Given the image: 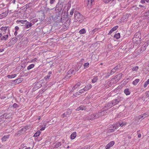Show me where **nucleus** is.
Wrapping results in <instances>:
<instances>
[{
  "mask_svg": "<svg viewBox=\"0 0 149 149\" xmlns=\"http://www.w3.org/2000/svg\"><path fill=\"white\" fill-rule=\"evenodd\" d=\"M28 23V24H26V28H29L32 26V24L31 23Z\"/></svg>",
  "mask_w": 149,
  "mask_h": 149,
  "instance_id": "nucleus-49",
  "label": "nucleus"
},
{
  "mask_svg": "<svg viewBox=\"0 0 149 149\" xmlns=\"http://www.w3.org/2000/svg\"><path fill=\"white\" fill-rule=\"evenodd\" d=\"M28 127L29 126H26L22 128L21 130L18 131L17 135H20L22 134L25 132L26 131L29 129Z\"/></svg>",
  "mask_w": 149,
  "mask_h": 149,
  "instance_id": "nucleus-6",
  "label": "nucleus"
},
{
  "mask_svg": "<svg viewBox=\"0 0 149 149\" xmlns=\"http://www.w3.org/2000/svg\"><path fill=\"white\" fill-rule=\"evenodd\" d=\"M80 95V94L79 93V91H78L74 93L72 97H76Z\"/></svg>",
  "mask_w": 149,
  "mask_h": 149,
  "instance_id": "nucleus-44",
  "label": "nucleus"
},
{
  "mask_svg": "<svg viewBox=\"0 0 149 149\" xmlns=\"http://www.w3.org/2000/svg\"><path fill=\"white\" fill-rule=\"evenodd\" d=\"M148 46L147 43H144L140 48V52H142L146 49V47Z\"/></svg>",
  "mask_w": 149,
  "mask_h": 149,
  "instance_id": "nucleus-14",
  "label": "nucleus"
},
{
  "mask_svg": "<svg viewBox=\"0 0 149 149\" xmlns=\"http://www.w3.org/2000/svg\"><path fill=\"white\" fill-rule=\"evenodd\" d=\"M111 102H109L105 105L104 108H108L107 109H105L103 111H104L105 112V111L107 110L108 108H110L113 106V105L112 104Z\"/></svg>",
  "mask_w": 149,
  "mask_h": 149,
  "instance_id": "nucleus-9",
  "label": "nucleus"
},
{
  "mask_svg": "<svg viewBox=\"0 0 149 149\" xmlns=\"http://www.w3.org/2000/svg\"><path fill=\"white\" fill-rule=\"evenodd\" d=\"M41 82L40 81L38 82V88H40L42 86V85L41 84Z\"/></svg>",
  "mask_w": 149,
  "mask_h": 149,
  "instance_id": "nucleus-54",
  "label": "nucleus"
},
{
  "mask_svg": "<svg viewBox=\"0 0 149 149\" xmlns=\"http://www.w3.org/2000/svg\"><path fill=\"white\" fill-rule=\"evenodd\" d=\"M104 111H99L98 113H94L91 115L86 117V118L88 120L96 119L104 115Z\"/></svg>",
  "mask_w": 149,
  "mask_h": 149,
  "instance_id": "nucleus-1",
  "label": "nucleus"
},
{
  "mask_svg": "<svg viewBox=\"0 0 149 149\" xmlns=\"http://www.w3.org/2000/svg\"><path fill=\"white\" fill-rule=\"evenodd\" d=\"M148 115L147 113H145L142 115H140V116L141 117L142 120L145 117L148 116Z\"/></svg>",
  "mask_w": 149,
  "mask_h": 149,
  "instance_id": "nucleus-34",
  "label": "nucleus"
},
{
  "mask_svg": "<svg viewBox=\"0 0 149 149\" xmlns=\"http://www.w3.org/2000/svg\"><path fill=\"white\" fill-rule=\"evenodd\" d=\"M111 0H103V2L105 3H108Z\"/></svg>",
  "mask_w": 149,
  "mask_h": 149,
  "instance_id": "nucleus-58",
  "label": "nucleus"
},
{
  "mask_svg": "<svg viewBox=\"0 0 149 149\" xmlns=\"http://www.w3.org/2000/svg\"><path fill=\"white\" fill-rule=\"evenodd\" d=\"M66 113H64L62 115V116H63V118H64V117H65V116H66Z\"/></svg>",
  "mask_w": 149,
  "mask_h": 149,
  "instance_id": "nucleus-63",
  "label": "nucleus"
},
{
  "mask_svg": "<svg viewBox=\"0 0 149 149\" xmlns=\"http://www.w3.org/2000/svg\"><path fill=\"white\" fill-rule=\"evenodd\" d=\"M112 72H113V73H115L116 72V71H117V70L115 69L114 68H113L112 70Z\"/></svg>",
  "mask_w": 149,
  "mask_h": 149,
  "instance_id": "nucleus-62",
  "label": "nucleus"
},
{
  "mask_svg": "<svg viewBox=\"0 0 149 149\" xmlns=\"http://www.w3.org/2000/svg\"><path fill=\"white\" fill-rule=\"evenodd\" d=\"M38 19L40 21H42L45 18V14L43 11H40L38 12Z\"/></svg>",
  "mask_w": 149,
  "mask_h": 149,
  "instance_id": "nucleus-5",
  "label": "nucleus"
},
{
  "mask_svg": "<svg viewBox=\"0 0 149 149\" xmlns=\"http://www.w3.org/2000/svg\"><path fill=\"white\" fill-rule=\"evenodd\" d=\"M15 31H17L19 29V28L17 26H16L15 27Z\"/></svg>",
  "mask_w": 149,
  "mask_h": 149,
  "instance_id": "nucleus-61",
  "label": "nucleus"
},
{
  "mask_svg": "<svg viewBox=\"0 0 149 149\" xmlns=\"http://www.w3.org/2000/svg\"><path fill=\"white\" fill-rule=\"evenodd\" d=\"M30 147H26L24 146V144H22L21 145L19 149H30Z\"/></svg>",
  "mask_w": 149,
  "mask_h": 149,
  "instance_id": "nucleus-26",
  "label": "nucleus"
},
{
  "mask_svg": "<svg viewBox=\"0 0 149 149\" xmlns=\"http://www.w3.org/2000/svg\"><path fill=\"white\" fill-rule=\"evenodd\" d=\"M23 80V79L22 78H19L16 79L13 81V84H19Z\"/></svg>",
  "mask_w": 149,
  "mask_h": 149,
  "instance_id": "nucleus-16",
  "label": "nucleus"
},
{
  "mask_svg": "<svg viewBox=\"0 0 149 149\" xmlns=\"http://www.w3.org/2000/svg\"><path fill=\"white\" fill-rule=\"evenodd\" d=\"M111 102L112 104L113 105V106L116 105L118 103L116 99L112 100Z\"/></svg>",
  "mask_w": 149,
  "mask_h": 149,
  "instance_id": "nucleus-36",
  "label": "nucleus"
},
{
  "mask_svg": "<svg viewBox=\"0 0 149 149\" xmlns=\"http://www.w3.org/2000/svg\"><path fill=\"white\" fill-rule=\"evenodd\" d=\"M74 20L76 22H81L83 21V16L78 11H75L74 13Z\"/></svg>",
  "mask_w": 149,
  "mask_h": 149,
  "instance_id": "nucleus-2",
  "label": "nucleus"
},
{
  "mask_svg": "<svg viewBox=\"0 0 149 149\" xmlns=\"http://www.w3.org/2000/svg\"><path fill=\"white\" fill-rule=\"evenodd\" d=\"M26 21H27L26 20H22L19 19V20H17V21L16 22L17 23H20L22 24H24V22H26Z\"/></svg>",
  "mask_w": 149,
  "mask_h": 149,
  "instance_id": "nucleus-32",
  "label": "nucleus"
},
{
  "mask_svg": "<svg viewBox=\"0 0 149 149\" xmlns=\"http://www.w3.org/2000/svg\"><path fill=\"white\" fill-rule=\"evenodd\" d=\"M139 79H136L133 82V84L134 85H136L139 82Z\"/></svg>",
  "mask_w": 149,
  "mask_h": 149,
  "instance_id": "nucleus-31",
  "label": "nucleus"
},
{
  "mask_svg": "<svg viewBox=\"0 0 149 149\" xmlns=\"http://www.w3.org/2000/svg\"><path fill=\"white\" fill-rule=\"evenodd\" d=\"M75 9L74 8L72 9L70 12V14L71 15H73V14L74 13V11Z\"/></svg>",
  "mask_w": 149,
  "mask_h": 149,
  "instance_id": "nucleus-52",
  "label": "nucleus"
},
{
  "mask_svg": "<svg viewBox=\"0 0 149 149\" xmlns=\"http://www.w3.org/2000/svg\"><path fill=\"white\" fill-rule=\"evenodd\" d=\"M98 79V77L97 76L94 77L92 80V82L93 83H95L96 82Z\"/></svg>",
  "mask_w": 149,
  "mask_h": 149,
  "instance_id": "nucleus-38",
  "label": "nucleus"
},
{
  "mask_svg": "<svg viewBox=\"0 0 149 149\" xmlns=\"http://www.w3.org/2000/svg\"><path fill=\"white\" fill-rule=\"evenodd\" d=\"M50 76H51L50 74H48V75L46 76L45 77L44 79L47 81V79H49Z\"/></svg>",
  "mask_w": 149,
  "mask_h": 149,
  "instance_id": "nucleus-51",
  "label": "nucleus"
},
{
  "mask_svg": "<svg viewBox=\"0 0 149 149\" xmlns=\"http://www.w3.org/2000/svg\"><path fill=\"white\" fill-rule=\"evenodd\" d=\"M143 14L145 17H149V9L147 12H145Z\"/></svg>",
  "mask_w": 149,
  "mask_h": 149,
  "instance_id": "nucleus-30",
  "label": "nucleus"
},
{
  "mask_svg": "<svg viewBox=\"0 0 149 149\" xmlns=\"http://www.w3.org/2000/svg\"><path fill=\"white\" fill-rule=\"evenodd\" d=\"M8 37V34L3 36L1 38V40H6Z\"/></svg>",
  "mask_w": 149,
  "mask_h": 149,
  "instance_id": "nucleus-28",
  "label": "nucleus"
},
{
  "mask_svg": "<svg viewBox=\"0 0 149 149\" xmlns=\"http://www.w3.org/2000/svg\"><path fill=\"white\" fill-rule=\"evenodd\" d=\"M123 75L121 73H120L115 76L116 78L117 79V80H119L121 78Z\"/></svg>",
  "mask_w": 149,
  "mask_h": 149,
  "instance_id": "nucleus-24",
  "label": "nucleus"
},
{
  "mask_svg": "<svg viewBox=\"0 0 149 149\" xmlns=\"http://www.w3.org/2000/svg\"><path fill=\"white\" fill-rule=\"evenodd\" d=\"M77 71L75 67L72 68L68 71L67 74L68 75L71 74L74 75Z\"/></svg>",
  "mask_w": 149,
  "mask_h": 149,
  "instance_id": "nucleus-7",
  "label": "nucleus"
},
{
  "mask_svg": "<svg viewBox=\"0 0 149 149\" xmlns=\"http://www.w3.org/2000/svg\"><path fill=\"white\" fill-rule=\"evenodd\" d=\"M89 63L88 62L85 63L83 64L84 68L86 69L89 67Z\"/></svg>",
  "mask_w": 149,
  "mask_h": 149,
  "instance_id": "nucleus-35",
  "label": "nucleus"
},
{
  "mask_svg": "<svg viewBox=\"0 0 149 149\" xmlns=\"http://www.w3.org/2000/svg\"><path fill=\"white\" fill-rule=\"evenodd\" d=\"M146 1L145 0H141V2L142 3H145Z\"/></svg>",
  "mask_w": 149,
  "mask_h": 149,
  "instance_id": "nucleus-64",
  "label": "nucleus"
},
{
  "mask_svg": "<svg viewBox=\"0 0 149 149\" xmlns=\"http://www.w3.org/2000/svg\"><path fill=\"white\" fill-rule=\"evenodd\" d=\"M8 12H5L2 13L0 14V19H2L6 17L8 14Z\"/></svg>",
  "mask_w": 149,
  "mask_h": 149,
  "instance_id": "nucleus-12",
  "label": "nucleus"
},
{
  "mask_svg": "<svg viewBox=\"0 0 149 149\" xmlns=\"http://www.w3.org/2000/svg\"><path fill=\"white\" fill-rule=\"evenodd\" d=\"M122 124H123V122L122 121H119V122L116 123H115L114 124V125L118 128L119 127H120V126L122 127L123 126Z\"/></svg>",
  "mask_w": 149,
  "mask_h": 149,
  "instance_id": "nucleus-19",
  "label": "nucleus"
},
{
  "mask_svg": "<svg viewBox=\"0 0 149 149\" xmlns=\"http://www.w3.org/2000/svg\"><path fill=\"white\" fill-rule=\"evenodd\" d=\"M124 92L126 95H130V91L128 88H126L125 89Z\"/></svg>",
  "mask_w": 149,
  "mask_h": 149,
  "instance_id": "nucleus-21",
  "label": "nucleus"
},
{
  "mask_svg": "<svg viewBox=\"0 0 149 149\" xmlns=\"http://www.w3.org/2000/svg\"><path fill=\"white\" fill-rule=\"evenodd\" d=\"M114 142L113 141H111L108 143L106 146L105 148L106 149H109L114 144Z\"/></svg>",
  "mask_w": 149,
  "mask_h": 149,
  "instance_id": "nucleus-11",
  "label": "nucleus"
},
{
  "mask_svg": "<svg viewBox=\"0 0 149 149\" xmlns=\"http://www.w3.org/2000/svg\"><path fill=\"white\" fill-rule=\"evenodd\" d=\"M79 33L80 34H84L86 33V31L84 29H82L79 31Z\"/></svg>",
  "mask_w": 149,
  "mask_h": 149,
  "instance_id": "nucleus-33",
  "label": "nucleus"
},
{
  "mask_svg": "<svg viewBox=\"0 0 149 149\" xmlns=\"http://www.w3.org/2000/svg\"><path fill=\"white\" fill-rule=\"evenodd\" d=\"M9 136H10L9 135L4 136L2 138V139H1L2 141L3 142L6 141L7 140V139L9 138Z\"/></svg>",
  "mask_w": 149,
  "mask_h": 149,
  "instance_id": "nucleus-25",
  "label": "nucleus"
},
{
  "mask_svg": "<svg viewBox=\"0 0 149 149\" xmlns=\"http://www.w3.org/2000/svg\"><path fill=\"white\" fill-rule=\"evenodd\" d=\"M114 68L117 71H118L120 69V66L119 65H117L116 66L114 67Z\"/></svg>",
  "mask_w": 149,
  "mask_h": 149,
  "instance_id": "nucleus-46",
  "label": "nucleus"
},
{
  "mask_svg": "<svg viewBox=\"0 0 149 149\" xmlns=\"http://www.w3.org/2000/svg\"><path fill=\"white\" fill-rule=\"evenodd\" d=\"M68 10H63L62 13V15H63L65 16V17L68 18Z\"/></svg>",
  "mask_w": 149,
  "mask_h": 149,
  "instance_id": "nucleus-20",
  "label": "nucleus"
},
{
  "mask_svg": "<svg viewBox=\"0 0 149 149\" xmlns=\"http://www.w3.org/2000/svg\"><path fill=\"white\" fill-rule=\"evenodd\" d=\"M118 26H116L113 27L110 31L108 33V34L110 35L113 31L116 30L118 28Z\"/></svg>",
  "mask_w": 149,
  "mask_h": 149,
  "instance_id": "nucleus-17",
  "label": "nucleus"
},
{
  "mask_svg": "<svg viewBox=\"0 0 149 149\" xmlns=\"http://www.w3.org/2000/svg\"><path fill=\"white\" fill-rule=\"evenodd\" d=\"M110 76V75L108 73L105 76V77L106 78H107Z\"/></svg>",
  "mask_w": 149,
  "mask_h": 149,
  "instance_id": "nucleus-59",
  "label": "nucleus"
},
{
  "mask_svg": "<svg viewBox=\"0 0 149 149\" xmlns=\"http://www.w3.org/2000/svg\"><path fill=\"white\" fill-rule=\"evenodd\" d=\"M34 65L33 64H31L29 66H28L27 67V69L28 70H30L33 68L34 67Z\"/></svg>",
  "mask_w": 149,
  "mask_h": 149,
  "instance_id": "nucleus-40",
  "label": "nucleus"
},
{
  "mask_svg": "<svg viewBox=\"0 0 149 149\" xmlns=\"http://www.w3.org/2000/svg\"><path fill=\"white\" fill-rule=\"evenodd\" d=\"M118 102V103L120 102L121 101H123V98L121 97H118V98L116 99Z\"/></svg>",
  "mask_w": 149,
  "mask_h": 149,
  "instance_id": "nucleus-37",
  "label": "nucleus"
},
{
  "mask_svg": "<svg viewBox=\"0 0 149 149\" xmlns=\"http://www.w3.org/2000/svg\"><path fill=\"white\" fill-rule=\"evenodd\" d=\"M13 107H14L15 108H17V107H19V106H18V105H17V104L16 103L14 104L13 105Z\"/></svg>",
  "mask_w": 149,
  "mask_h": 149,
  "instance_id": "nucleus-55",
  "label": "nucleus"
},
{
  "mask_svg": "<svg viewBox=\"0 0 149 149\" xmlns=\"http://www.w3.org/2000/svg\"><path fill=\"white\" fill-rule=\"evenodd\" d=\"M8 115L6 113H5L0 116V122L2 120L5 121V120L4 119H5L9 121L11 119V117L10 116H8Z\"/></svg>",
  "mask_w": 149,
  "mask_h": 149,
  "instance_id": "nucleus-3",
  "label": "nucleus"
},
{
  "mask_svg": "<svg viewBox=\"0 0 149 149\" xmlns=\"http://www.w3.org/2000/svg\"><path fill=\"white\" fill-rule=\"evenodd\" d=\"M92 87V86L90 84H88V85L86 86L84 88H83L84 91H87Z\"/></svg>",
  "mask_w": 149,
  "mask_h": 149,
  "instance_id": "nucleus-22",
  "label": "nucleus"
},
{
  "mask_svg": "<svg viewBox=\"0 0 149 149\" xmlns=\"http://www.w3.org/2000/svg\"><path fill=\"white\" fill-rule=\"evenodd\" d=\"M76 132H74L71 134L70 138L71 139H73L76 137Z\"/></svg>",
  "mask_w": 149,
  "mask_h": 149,
  "instance_id": "nucleus-23",
  "label": "nucleus"
},
{
  "mask_svg": "<svg viewBox=\"0 0 149 149\" xmlns=\"http://www.w3.org/2000/svg\"><path fill=\"white\" fill-rule=\"evenodd\" d=\"M139 69V67L138 66H136L134 67L132 69V70L133 71H137Z\"/></svg>",
  "mask_w": 149,
  "mask_h": 149,
  "instance_id": "nucleus-47",
  "label": "nucleus"
},
{
  "mask_svg": "<svg viewBox=\"0 0 149 149\" xmlns=\"http://www.w3.org/2000/svg\"><path fill=\"white\" fill-rule=\"evenodd\" d=\"M17 76L16 74H12V75H8L7 76V77L9 79H12L14 78Z\"/></svg>",
  "mask_w": 149,
  "mask_h": 149,
  "instance_id": "nucleus-27",
  "label": "nucleus"
},
{
  "mask_svg": "<svg viewBox=\"0 0 149 149\" xmlns=\"http://www.w3.org/2000/svg\"><path fill=\"white\" fill-rule=\"evenodd\" d=\"M61 145V143L60 142L57 143L55 145L54 148H58Z\"/></svg>",
  "mask_w": 149,
  "mask_h": 149,
  "instance_id": "nucleus-43",
  "label": "nucleus"
},
{
  "mask_svg": "<svg viewBox=\"0 0 149 149\" xmlns=\"http://www.w3.org/2000/svg\"><path fill=\"white\" fill-rule=\"evenodd\" d=\"M117 127L114 124L111 125L109 129V131L110 132H113L117 129Z\"/></svg>",
  "mask_w": 149,
  "mask_h": 149,
  "instance_id": "nucleus-10",
  "label": "nucleus"
},
{
  "mask_svg": "<svg viewBox=\"0 0 149 149\" xmlns=\"http://www.w3.org/2000/svg\"><path fill=\"white\" fill-rule=\"evenodd\" d=\"M63 3L58 2L56 6V10H57L58 12H61L63 6Z\"/></svg>",
  "mask_w": 149,
  "mask_h": 149,
  "instance_id": "nucleus-4",
  "label": "nucleus"
},
{
  "mask_svg": "<svg viewBox=\"0 0 149 149\" xmlns=\"http://www.w3.org/2000/svg\"><path fill=\"white\" fill-rule=\"evenodd\" d=\"M149 84V79H148L145 82L143 87L144 88H146L147 85Z\"/></svg>",
  "mask_w": 149,
  "mask_h": 149,
  "instance_id": "nucleus-42",
  "label": "nucleus"
},
{
  "mask_svg": "<svg viewBox=\"0 0 149 149\" xmlns=\"http://www.w3.org/2000/svg\"><path fill=\"white\" fill-rule=\"evenodd\" d=\"M149 91H146L145 93L146 96V97H148L149 98Z\"/></svg>",
  "mask_w": 149,
  "mask_h": 149,
  "instance_id": "nucleus-53",
  "label": "nucleus"
},
{
  "mask_svg": "<svg viewBox=\"0 0 149 149\" xmlns=\"http://www.w3.org/2000/svg\"><path fill=\"white\" fill-rule=\"evenodd\" d=\"M86 1H87L88 4H92L94 0H85Z\"/></svg>",
  "mask_w": 149,
  "mask_h": 149,
  "instance_id": "nucleus-45",
  "label": "nucleus"
},
{
  "mask_svg": "<svg viewBox=\"0 0 149 149\" xmlns=\"http://www.w3.org/2000/svg\"><path fill=\"white\" fill-rule=\"evenodd\" d=\"M111 3H112V5H114L116 3V0H111Z\"/></svg>",
  "mask_w": 149,
  "mask_h": 149,
  "instance_id": "nucleus-57",
  "label": "nucleus"
},
{
  "mask_svg": "<svg viewBox=\"0 0 149 149\" xmlns=\"http://www.w3.org/2000/svg\"><path fill=\"white\" fill-rule=\"evenodd\" d=\"M81 85V83L80 82H78L72 88L70 92H73L78 87Z\"/></svg>",
  "mask_w": 149,
  "mask_h": 149,
  "instance_id": "nucleus-13",
  "label": "nucleus"
},
{
  "mask_svg": "<svg viewBox=\"0 0 149 149\" xmlns=\"http://www.w3.org/2000/svg\"><path fill=\"white\" fill-rule=\"evenodd\" d=\"M56 0H49V3L51 4H53L56 2Z\"/></svg>",
  "mask_w": 149,
  "mask_h": 149,
  "instance_id": "nucleus-50",
  "label": "nucleus"
},
{
  "mask_svg": "<svg viewBox=\"0 0 149 149\" xmlns=\"http://www.w3.org/2000/svg\"><path fill=\"white\" fill-rule=\"evenodd\" d=\"M139 6L142 8V10H143V11H142L143 12L144 10L146 9V7L144 6H143L141 5H139Z\"/></svg>",
  "mask_w": 149,
  "mask_h": 149,
  "instance_id": "nucleus-48",
  "label": "nucleus"
},
{
  "mask_svg": "<svg viewBox=\"0 0 149 149\" xmlns=\"http://www.w3.org/2000/svg\"><path fill=\"white\" fill-rule=\"evenodd\" d=\"M43 125H42V124H41V125H40L39 127L40 130L41 131L44 130L45 127V125L43 123Z\"/></svg>",
  "mask_w": 149,
  "mask_h": 149,
  "instance_id": "nucleus-18",
  "label": "nucleus"
},
{
  "mask_svg": "<svg viewBox=\"0 0 149 149\" xmlns=\"http://www.w3.org/2000/svg\"><path fill=\"white\" fill-rule=\"evenodd\" d=\"M8 26H2L0 30L1 31V32L3 34H5L6 33V31L7 30Z\"/></svg>",
  "mask_w": 149,
  "mask_h": 149,
  "instance_id": "nucleus-8",
  "label": "nucleus"
},
{
  "mask_svg": "<svg viewBox=\"0 0 149 149\" xmlns=\"http://www.w3.org/2000/svg\"><path fill=\"white\" fill-rule=\"evenodd\" d=\"M98 30V29H95L93 30L92 31H90V33H91V34L93 35L95 33V32L97 31Z\"/></svg>",
  "mask_w": 149,
  "mask_h": 149,
  "instance_id": "nucleus-41",
  "label": "nucleus"
},
{
  "mask_svg": "<svg viewBox=\"0 0 149 149\" xmlns=\"http://www.w3.org/2000/svg\"><path fill=\"white\" fill-rule=\"evenodd\" d=\"M108 73L109 74V75H112L114 73L113 72H112V70H111L110 72H108Z\"/></svg>",
  "mask_w": 149,
  "mask_h": 149,
  "instance_id": "nucleus-60",
  "label": "nucleus"
},
{
  "mask_svg": "<svg viewBox=\"0 0 149 149\" xmlns=\"http://www.w3.org/2000/svg\"><path fill=\"white\" fill-rule=\"evenodd\" d=\"M82 66V64H79L77 65L75 67V69H76V70H77V71L80 69V68H81V67Z\"/></svg>",
  "mask_w": 149,
  "mask_h": 149,
  "instance_id": "nucleus-29",
  "label": "nucleus"
},
{
  "mask_svg": "<svg viewBox=\"0 0 149 149\" xmlns=\"http://www.w3.org/2000/svg\"><path fill=\"white\" fill-rule=\"evenodd\" d=\"M114 37L115 38L117 39H118L120 38V33H118L114 35Z\"/></svg>",
  "mask_w": 149,
  "mask_h": 149,
  "instance_id": "nucleus-39",
  "label": "nucleus"
},
{
  "mask_svg": "<svg viewBox=\"0 0 149 149\" xmlns=\"http://www.w3.org/2000/svg\"><path fill=\"white\" fill-rule=\"evenodd\" d=\"M84 89L83 88L82 89H81L79 91V93L80 94H81L82 93H84Z\"/></svg>",
  "mask_w": 149,
  "mask_h": 149,
  "instance_id": "nucleus-56",
  "label": "nucleus"
},
{
  "mask_svg": "<svg viewBox=\"0 0 149 149\" xmlns=\"http://www.w3.org/2000/svg\"><path fill=\"white\" fill-rule=\"evenodd\" d=\"M86 108L84 105H81L79 107H77L76 109L77 111H79L80 110H86Z\"/></svg>",
  "mask_w": 149,
  "mask_h": 149,
  "instance_id": "nucleus-15",
  "label": "nucleus"
}]
</instances>
